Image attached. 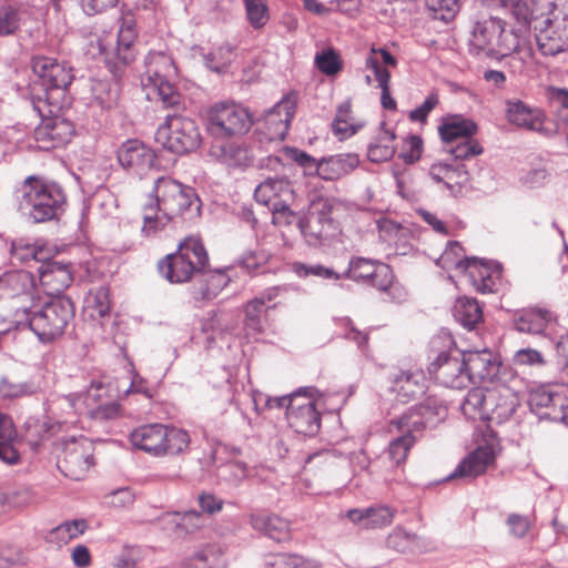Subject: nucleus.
Instances as JSON below:
<instances>
[{
  "instance_id": "f257e3e1",
  "label": "nucleus",
  "mask_w": 568,
  "mask_h": 568,
  "mask_svg": "<svg viewBox=\"0 0 568 568\" xmlns=\"http://www.w3.org/2000/svg\"><path fill=\"white\" fill-rule=\"evenodd\" d=\"M515 19L532 28L539 51L555 57L568 50V0H524L516 6Z\"/></svg>"
},
{
  "instance_id": "f03ea898",
  "label": "nucleus",
  "mask_w": 568,
  "mask_h": 568,
  "mask_svg": "<svg viewBox=\"0 0 568 568\" xmlns=\"http://www.w3.org/2000/svg\"><path fill=\"white\" fill-rule=\"evenodd\" d=\"M446 408L436 399L410 407L407 412L388 423V433L396 435L388 444L385 454L392 467L404 468L410 449L422 436L434 416H440Z\"/></svg>"
},
{
  "instance_id": "7ed1b4c3",
  "label": "nucleus",
  "mask_w": 568,
  "mask_h": 568,
  "mask_svg": "<svg viewBox=\"0 0 568 568\" xmlns=\"http://www.w3.org/2000/svg\"><path fill=\"white\" fill-rule=\"evenodd\" d=\"M73 302L65 296L43 298L38 307L17 310L12 315L16 328L29 327L42 343H52L65 333L74 318Z\"/></svg>"
},
{
  "instance_id": "20e7f679",
  "label": "nucleus",
  "mask_w": 568,
  "mask_h": 568,
  "mask_svg": "<svg viewBox=\"0 0 568 568\" xmlns=\"http://www.w3.org/2000/svg\"><path fill=\"white\" fill-rule=\"evenodd\" d=\"M18 210L34 223L57 219L67 203L60 184L38 175L27 176L16 190Z\"/></svg>"
},
{
  "instance_id": "39448f33",
  "label": "nucleus",
  "mask_w": 568,
  "mask_h": 568,
  "mask_svg": "<svg viewBox=\"0 0 568 568\" xmlns=\"http://www.w3.org/2000/svg\"><path fill=\"white\" fill-rule=\"evenodd\" d=\"M519 405L516 392L505 384L471 388L462 405L463 414L473 420L501 424L508 420Z\"/></svg>"
},
{
  "instance_id": "423d86ee",
  "label": "nucleus",
  "mask_w": 568,
  "mask_h": 568,
  "mask_svg": "<svg viewBox=\"0 0 568 568\" xmlns=\"http://www.w3.org/2000/svg\"><path fill=\"white\" fill-rule=\"evenodd\" d=\"M204 126L215 139H233L245 135L254 124L251 110L234 100H220L207 105L202 113Z\"/></svg>"
},
{
  "instance_id": "0eeeda50",
  "label": "nucleus",
  "mask_w": 568,
  "mask_h": 568,
  "mask_svg": "<svg viewBox=\"0 0 568 568\" xmlns=\"http://www.w3.org/2000/svg\"><path fill=\"white\" fill-rule=\"evenodd\" d=\"M471 44L488 57L500 59L516 52L525 63L532 58L531 48H521L519 38L505 29L504 22L495 17L477 21L473 30Z\"/></svg>"
},
{
  "instance_id": "6e6552de",
  "label": "nucleus",
  "mask_w": 568,
  "mask_h": 568,
  "mask_svg": "<svg viewBox=\"0 0 568 568\" xmlns=\"http://www.w3.org/2000/svg\"><path fill=\"white\" fill-rule=\"evenodd\" d=\"M131 444L154 457H174L185 454L191 437L184 429L154 423L139 426L130 434Z\"/></svg>"
},
{
  "instance_id": "1a4fd4ad",
  "label": "nucleus",
  "mask_w": 568,
  "mask_h": 568,
  "mask_svg": "<svg viewBox=\"0 0 568 568\" xmlns=\"http://www.w3.org/2000/svg\"><path fill=\"white\" fill-rule=\"evenodd\" d=\"M207 253L200 237L187 236L174 254L159 263L160 273L171 283H184L207 264Z\"/></svg>"
},
{
  "instance_id": "9d476101",
  "label": "nucleus",
  "mask_w": 568,
  "mask_h": 568,
  "mask_svg": "<svg viewBox=\"0 0 568 568\" xmlns=\"http://www.w3.org/2000/svg\"><path fill=\"white\" fill-rule=\"evenodd\" d=\"M155 141L175 154L195 151L202 143L196 122L183 115H169L155 132Z\"/></svg>"
},
{
  "instance_id": "9b49d317",
  "label": "nucleus",
  "mask_w": 568,
  "mask_h": 568,
  "mask_svg": "<svg viewBox=\"0 0 568 568\" xmlns=\"http://www.w3.org/2000/svg\"><path fill=\"white\" fill-rule=\"evenodd\" d=\"M153 191L161 212L171 220L195 215L200 211V200L194 190L176 180L159 178Z\"/></svg>"
},
{
  "instance_id": "f8f14e48",
  "label": "nucleus",
  "mask_w": 568,
  "mask_h": 568,
  "mask_svg": "<svg viewBox=\"0 0 568 568\" xmlns=\"http://www.w3.org/2000/svg\"><path fill=\"white\" fill-rule=\"evenodd\" d=\"M448 348L442 351L429 363V375L445 387L463 389L468 387L463 352L455 347V342L448 339Z\"/></svg>"
},
{
  "instance_id": "ddd939ff",
  "label": "nucleus",
  "mask_w": 568,
  "mask_h": 568,
  "mask_svg": "<svg viewBox=\"0 0 568 568\" xmlns=\"http://www.w3.org/2000/svg\"><path fill=\"white\" fill-rule=\"evenodd\" d=\"M529 406L540 419L566 422L568 409V386L546 385L530 392Z\"/></svg>"
},
{
  "instance_id": "4468645a",
  "label": "nucleus",
  "mask_w": 568,
  "mask_h": 568,
  "mask_svg": "<svg viewBox=\"0 0 568 568\" xmlns=\"http://www.w3.org/2000/svg\"><path fill=\"white\" fill-rule=\"evenodd\" d=\"M93 452V444L88 438L71 439L64 444L58 468L65 477L80 480L94 464Z\"/></svg>"
},
{
  "instance_id": "2eb2a0df",
  "label": "nucleus",
  "mask_w": 568,
  "mask_h": 568,
  "mask_svg": "<svg viewBox=\"0 0 568 568\" xmlns=\"http://www.w3.org/2000/svg\"><path fill=\"white\" fill-rule=\"evenodd\" d=\"M0 295L6 298L18 300L17 310L31 311L41 303V295L34 284L33 276L28 271H17L0 278Z\"/></svg>"
},
{
  "instance_id": "dca6fc26",
  "label": "nucleus",
  "mask_w": 568,
  "mask_h": 568,
  "mask_svg": "<svg viewBox=\"0 0 568 568\" xmlns=\"http://www.w3.org/2000/svg\"><path fill=\"white\" fill-rule=\"evenodd\" d=\"M320 399L310 396L293 395L286 418L291 428L305 436H314L321 428Z\"/></svg>"
},
{
  "instance_id": "f3484780",
  "label": "nucleus",
  "mask_w": 568,
  "mask_h": 568,
  "mask_svg": "<svg viewBox=\"0 0 568 568\" xmlns=\"http://www.w3.org/2000/svg\"><path fill=\"white\" fill-rule=\"evenodd\" d=\"M345 276L356 282H364L379 291H388L393 285V272L387 264L365 258L351 260Z\"/></svg>"
},
{
  "instance_id": "a211bd4d",
  "label": "nucleus",
  "mask_w": 568,
  "mask_h": 568,
  "mask_svg": "<svg viewBox=\"0 0 568 568\" xmlns=\"http://www.w3.org/2000/svg\"><path fill=\"white\" fill-rule=\"evenodd\" d=\"M116 159L128 173L142 178L153 168L156 154L142 141L130 139L120 145Z\"/></svg>"
},
{
  "instance_id": "6ab92c4d",
  "label": "nucleus",
  "mask_w": 568,
  "mask_h": 568,
  "mask_svg": "<svg viewBox=\"0 0 568 568\" xmlns=\"http://www.w3.org/2000/svg\"><path fill=\"white\" fill-rule=\"evenodd\" d=\"M75 133L74 124L62 116L44 118L34 129V140L41 150H52L68 144Z\"/></svg>"
},
{
  "instance_id": "aec40b11",
  "label": "nucleus",
  "mask_w": 568,
  "mask_h": 568,
  "mask_svg": "<svg viewBox=\"0 0 568 568\" xmlns=\"http://www.w3.org/2000/svg\"><path fill=\"white\" fill-rule=\"evenodd\" d=\"M31 68L47 91H64L72 83L74 78L72 68L51 57H33Z\"/></svg>"
},
{
  "instance_id": "412c9836",
  "label": "nucleus",
  "mask_w": 568,
  "mask_h": 568,
  "mask_svg": "<svg viewBox=\"0 0 568 568\" xmlns=\"http://www.w3.org/2000/svg\"><path fill=\"white\" fill-rule=\"evenodd\" d=\"M389 382V390L404 404L422 397L428 389L427 378L418 368L400 369L390 376Z\"/></svg>"
},
{
  "instance_id": "4be33fe9",
  "label": "nucleus",
  "mask_w": 568,
  "mask_h": 568,
  "mask_svg": "<svg viewBox=\"0 0 568 568\" xmlns=\"http://www.w3.org/2000/svg\"><path fill=\"white\" fill-rule=\"evenodd\" d=\"M468 385L493 381L499 373L500 361L488 348L463 352Z\"/></svg>"
},
{
  "instance_id": "5701e85b",
  "label": "nucleus",
  "mask_w": 568,
  "mask_h": 568,
  "mask_svg": "<svg viewBox=\"0 0 568 568\" xmlns=\"http://www.w3.org/2000/svg\"><path fill=\"white\" fill-rule=\"evenodd\" d=\"M280 293L278 287H270L244 305V328L247 334L261 335L265 331L267 310Z\"/></svg>"
},
{
  "instance_id": "b1692460",
  "label": "nucleus",
  "mask_w": 568,
  "mask_h": 568,
  "mask_svg": "<svg viewBox=\"0 0 568 568\" xmlns=\"http://www.w3.org/2000/svg\"><path fill=\"white\" fill-rule=\"evenodd\" d=\"M295 111V99L285 97L264 115L263 124L268 140L285 139Z\"/></svg>"
},
{
  "instance_id": "393cba45",
  "label": "nucleus",
  "mask_w": 568,
  "mask_h": 568,
  "mask_svg": "<svg viewBox=\"0 0 568 568\" xmlns=\"http://www.w3.org/2000/svg\"><path fill=\"white\" fill-rule=\"evenodd\" d=\"M39 280L45 293L43 298H50L61 296L60 294L72 283L73 275L69 265L52 261L40 267Z\"/></svg>"
},
{
  "instance_id": "a878e982",
  "label": "nucleus",
  "mask_w": 568,
  "mask_h": 568,
  "mask_svg": "<svg viewBox=\"0 0 568 568\" xmlns=\"http://www.w3.org/2000/svg\"><path fill=\"white\" fill-rule=\"evenodd\" d=\"M496 459L495 446L491 443L478 446L469 453L450 475L455 477H477L483 475L487 468L494 465Z\"/></svg>"
},
{
  "instance_id": "bb28decb",
  "label": "nucleus",
  "mask_w": 568,
  "mask_h": 568,
  "mask_svg": "<svg viewBox=\"0 0 568 568\" xmlns=\"http://www.w3.org/2000/svg\"><path fill=\"white\" fill-rule=\"evenodd\" d=\"M294 195L292 183L285 178H268L261 182L254 192L255 200L270 207L281 201L292 202Z\"/></svg>"
},
{
  "instance_id": "cd10ccee",
  "label": "nucleus",
  "mask_w": 568,
  "mask_h": 568,
  "mask_svg": "<svg viewBox=\"0 0 568 568\" xmlns=\"http://www.w3.org/2000/svg\"><path fill=\"white\" fill-rule=\"evenodd\" d=\"M463 273L468 277L475 291L481 294L494 293L497 290L498 272L474 257L466 263Z\"/></svg>"
},
{
  "instance_id": "c85d7f7f",
  "label": "nucleus",
  "mask_w": 568,
  "mask_h": 568,
  "mask_svg": "<svg viewBox=\"0 0 568 568\" xmlns=\"http://www.w3.org/2000/svg\"><path fill=\"white\" fill-rule=\"evenodd\" d=\"M251 525L277 542L288 541L292 537L290 523L277 515L254 514L251 516Z\"/></svg>"
},
{
  "instance_id": "c756f323",
  "label": "nucleus",
  "mask_w": 568,
  "mask_h": 568,
  "mask_svg": "<svg viewBox=\"0 0 568 568\" xmlns=\"http://www.w3.org/2000/svg\"><path fill=\"white\" fill-rule=\"evenodd\" d=\"M358 165L355 154H338L323 159L316 164V175L325 181H335L351 173Z\"/></svg>"
},
{
  "instance_id": "7c9ffc66",
  "label": "nucleus",
  "mask_w": 568,
  "mask_h": 568,
  "mask_svg": "<svg viewBox=\"0 0 568 568\" xmlns=\"http://www.w3.org/2000/svg\"><path fill=\"white\" fill-rule=\"evenodd\" d=\"M145 73L142 77V85L148 89L150 82L170 79L176 72L173 59L164 52H150L145 60Z\"/></svg>"
},
{
  "instance_id": "2f4dec72",
  "label": "nucleus",
  "mask_w": 568,
  "mask_h": 568,
  "mask_svg": "<svg viewBox=\"0 0 568 568\" xmlns=\"http://www.w3.org/2000/svg\"><path fill=\"white\" fill-rule=\"evenodd\" d=\"M346 516L352 523L358 524L365 529H377L388 526L394 519V513L385 506L349 509Z\"/></svg>"
},
{
  "instance_id": "473e14b6",
  "label": "nucleus",
  "mask_w": 568,
  "mask_h": 568,
  "mask_svg": "<svg viewBox=\"0 0 568 568\" xmlns=\"http://www.w3.org/2000/svg\"><path fill=\"white\" fill-rule=\"evenodd\" d=\"M211 153L220 162L232 168L247 166L253 160L245 143L236 141H229L221 145H213Z\"/></svg>"
},
{
  "instance_id": "72a5a7b5",
  "label": "nucleus",
  "mask_w": 568,
  "mask_h": 568,
  "mask_svg": "<svg viewBox=\"0 0 568 568\" xmlns=\"http://www.w3.org/2000/svg\"><path fill=\"white\" fill-rule=\"evenodd\" d=\"M477 124L469 119L454 115L444 120L438 128L439 135L446 145L473 138L477 133Z\"/></svg>"
},
{
  "instance_id": "f704fd0d",
  "label": "nucleus",
  "mask_w": 568,
  "mask_h": 568,
  "mask_svg": "<svg viewBox=\"0 0 568 568\" xmlns=\"http://www.w3.org/2000/svg\"><path fill=\"white\" fill-rule=\"evenodd\" d=\"M507 120L518 126L529 130H539L541 126V113L532 109L520 100H508L506 102Z\"/></svg>"
},
{
  "instance_id": "c9c22d12",
  "label": "nucleus",
  "mask_w": 568,
  "mask_h": 568,
  "mask_svg": "<svg viewBox=\"0 0 568 568\" xmlns=\"http://www.w3.org/2000/svg\"><path fill=\"white\" fill-rule=\"evenodd\" d=\"M136 39L135 23L131 19H124L118 33L115 49L116 58L122 64L129 65L135 60L138 54Z\"/></svg>"
},
{
  "instance_id": "e433bc0d",
  "label": "nucleus",
  "mask_w": 568,
  "mask_h": 568,
  "mask_svg": "<svg viewBox=\"0 0 568 568\" xmlns=\"http://www.w3.org/2000/svg\"><path fill=\"white\" fill-rule=\"evenodd\" d=\"M429 175L437 183H443L449 191L460 189L468 181V172L464 164L450 165L444 162L434 163Z\"/></svg>"
},
{
  "instance_id": "4c0bfd02",
  "label": "nucleus",
  "mask_w": 568,
  "mask_h": 568,
  "mask_svg": "<svg viewBox=\"0 0 568 568\" xmlns=\"http://www.w3.org/2000/svg\"><path fill=\"white\" fill-rule=\"evenodd\" d=\"M17 439V429L10 416L0 413V460L16 465L20 460V455L14 447Z\"/></svg>"
},
{
  "instance_id": "58836bf2",
  "label": "nucleus",
  "mask_w": 568,
  "mask_h": 568,
  "mask_svg": "<svg viewBox=\"0 0 568 568\" xmlns=\"http://www.w3.org/2000/svg\"><path fill=\"white\" fill-rule=\"evenodd\" d=\"M454 317L464 327L473 329L483 321V308L476 298L458 297L453 308Z\"/></svg>"
},
{
  "instance_id": "ea45409f",
  "label": "nucleus",
  "mask_w": 568,
  "mask_h": 568,
  "mask_svg": "<svg viewBox=\"0 0 568 568\" xmlns=\"http://www.w3.org/2000/svg\"><path fill=\"white\" fill-rule=\"evenodd\" d=\"M552 316L550 312L530 308L525 310L515 321L516 328L521 333L540 334L542 333Z\"/></svg>"
},
{
  "instance_id": "a19ab883",
  "label": "nucleus",
  "mask_w": 568,
  "mask_h": 568,
  "mask_svg": "<svg viewBox=\"0 0 568 568\" xmlns=\"http://www.w3.org/2000/svg\"><path fill=\"white\" fill-rule=\"evenodd\" d=\"M395 139L396 135L392 130L382 128L375 142L368 146V159L376 163L390 160L396 151Z\"/></svg>"
},
{
  "instance_id": "79ce46f5",
  "label": "nucleus",
  "mask_w": 568,
  "mask_h": 568,
  "mask_svg": "<svg viewBox=\"0 0 568 568\" xmlns=\"http://www.w3.org/2000/svg\"><path fill=\"white\" fill-rule=\"evenodd\" d=\"M146 90L150 100L159 99L165 108H180L183 103L182 95L170 82V79L150 82Z\"/></svg>"
},
{
  "instance_id": "37998d69",
  "label": "nucleus",
  "mask_w": 568,
  "mask_h": 568,
  "mask_svg": "<svg viewBox=\"0 0 568 568\" xmlns=\"http://www.w3.org/2000/svg\"><path fill=\"white\" fill-rule=\"evenodd\" d=\"M88 528L89 523L85 519L68 520L51 529L48 539L59 546L67 545L83 535Z\"/></svg>"
},
{
  "instance_id": "c03bdc74",
  "label": "nucleus",
  "mask_w": 568,
  "mask_h": 568,
  "mask_svg": "<svg viewBox=\"0 0 568 568\" xmlns=\"http://www.w3.org/2000/svg\"><path fill=\"white\" fill-rule=\"evenodd\" d=\"M143 226L142 232L149 236L163 229L171 219L161 212L159 201L151 200L142 209Z\"/></svg>"
},
{
  "instance_id": "a18cd8bd",
  "label": "nucleus",
  "mask_w": 568,
  "mask_h": 568,
  "mask_svg": "<svg viewBox=\"0 0 568 568\" xmlns=\"http://www.w3.org/2000/svg\"><path fill=\"white\" fill-rule=\"evenodd\" d=\"M362 124L356 123L352 115V105L349 102H344L337 108L336 116L333 122L335 134L341 135L342 139L354 135Z\"/></svg>"
},
{
  "instance_id": "49530a36",
  "label": "nucleus",
  "mask_w": 568,
  "mask_h": 568,
  "mask_svg": "<svg viewBox=\"0 0 568 568\" xmlns=\"http://www.w3.org/2000/svg\"><path fill=\"white\" fill-rule=\"evenodd\" d=\"M365 65L367 69L374 72L375 79L378 82L379 88L382 89V105L387 110H395L396 101L390 97L389 92V71L386 68L382 67L379 62L373 58L365 61Z\"/></svg>"
},
{
  "instance_id": "de8ad7c7",
  "label": "nucleus",
  "mask_w": 568,
  "mask_h": 568,
  "mask_svg": "<svg viewBox=\"0 0 568 568\" xmlns=\"http://www.w3.org/2000/svg\"><path fill=\"white\" fill-rule=\"evenodd\" d=\"M84 310L90 317H104L111 310V301L109 290L99 287L89 293L84 301Z\"/></svg>"
},
{
  "instance_id": "09e8293b",
  "label": "nucleus",
  "mask_w": 568,
  "mask_h": 568,
  "mask_svg": "<svg viewBox=\"0 0 568 568\" xmlns=\"http://www.w3.org/2000/svg\"><path fill=\"white\" fill-rule=\"evenodd\" d=\"M470 258L464 256V248L458 242H449L437 260V265L446 271L463 272Z\"/></svg>"
},
{
  "instance_id": "8fccbe9b",
  "label": "nucleus",
  "mask_w": 568,
  "mask_h": 568,
  "mask_svg": "<svg viewBox=\"0 0 568 568\" xmlns=\"http://www.w3.org/2000/svg\"><path fill=\"white\" fill-rule=\"evenodd\" d=\"M94 100L102 106L110 109L115 105L119 98L116 83L109 80H93L91 87Z\"/></svg>"
},
{
  "instance_id": "3c124183",
  "label": "nucleus",
  "mask_w": 568,
  "mask_h": 568,
  "mask_svg": "<svg viewBox=\"0 0 568 568\" xmlns=\"http://www.w3.org/2000/svg\"><path fill=\"white\" fill-rule=\"evenodd\" d=\"M387 546L398 552H409L419 548L422 545L420 538L416 534H410L397 528L389 534Z\"/></svg>"
},
{
  "instance_id": "603ef678",
  "label": "nucleus",
  "mask_w": 568,
  "mask_h": 568,
  "mask_svg": "<svg viewBox=\"0 0 568 568\" xmlns=\"http://www.w3.org/2000/svg\"><path fill=\"white\" fill-rule=\"evenodd\" d=\"M166 519L174 521L173 532L176 535L191 532L202 525V516L195 510L173 513Z\"/></svg>"
},
{
  "instance_id": "864d4df0",
  "label": "nucleus",
  "mask_w": 568,
  "mask_h": 568,
  "mask_svg": "<svg viewBox=\"0 0 568 568\" xmlns=\"http://www.w3.org/2000/svg\"><path fill=\"white\" fill-rule=\"evenodd\" d=\"M300 227L306 237L314 241H325L337 231L329 221L318 222L315 217H308L306 223L301 222Z\"/></svg>"
},
{
  "instance_id": "5fc2aeb1",
  "label": "nucleus",
  "mask_w": 568,
  "mask_h": 568,
  "mask_svg": "<svg viewBox=\"0 0 568 568\" xmlns=\"http://www.w3.org/2000/svg\"><path fill=\"white\" fill-rule=\"evenodd\" d=\"M444 149L456 160H466L479 155L483 152V148L479 142L474 138L457 141L450 145L444 144Z\"/></svg>"
},
{
  "instance_id": "6e6d98bb",
  "label": "nucleus",
  "mask_w": 568,
  "mask_h": 568,
  "mask_svg": "<svg viewBox=\"0 0 568 568\" xmlns=\"http://www.w3.org/2000/svg\"><path fill=\"white\" fill-rule=\"evenodd\" d=\"M21 22V10L11 4L0 7V36L14 33Z\"/></svg>"
},
{
  "instance_id": "4d7b16f0",
  "label": "nucleus",
  "mask_w": 568,
  "mask_h": 568,
  "mask_svg": "<svg viewBox=\"0 0 568 568\" xmlns=\"http://www.w3.org/2000/svg\"><path fill=\"white\" fill-rule=\"evenodd\" d=\"M251 26L255 29L264 27L268 19V9L264 0H243Z\"/></svg>"
},
{
  "instance_id": "13d9d810",
  "label": "nucleus",
  "mask_w": 568,
  "mask_h": 568,
  "mask_svg": "<svg viewBox=\"0 0 568 568\" xmlns=\"http://www.w3.org/2000/svg\"><path fill=\"white\" fill-rule=\"evenodd\" d=\"M334 206V200L318 196L317 199L312 201V212L310 217H315V220H317L318 222H326L325 220H327V222H331L333 227L338 230V224L332 216Z\"/></svg>"
},
{
  "instance_id": "bf43d9fd",
  "label": "nucleus",
  "mask_w": 568,
  "mask_h": 568,
  "mask_svg": "<svg viewBox=\"0 0 568 568\" xmlns=\"http://www.w3.org/2000/svg\"><path fill=\"white\" fill-rule=\"evenodd\" d=\"M61 409L67 408V413H73L75 415H88L89 406L84 393H73L62 396L58 400Z\"/></svg>"
},
{
  "instance_id": "052dcab7",
  "label": "nucleus",
  "mask_w": 568,
  "mask_h": 568,
  "mask_svg": "<svg viewBox=\"0 0 568 568\" xmlns=\"http://www.w3.org/2000/svg\"><path fill=\"white\" fill-rule=\"evenodd\" d=\"M315 64L317 69L326 75H334L342 70L339 55L332 49L317 54Z\"/></svg>"
},
{
  "instance_id": "680f3d73",
  "label": "nucleus",
  "mask_w": 568,
  "mask_h": 568,
  "mask_svg": "<svg viewBox=\"0 0 568 568\" xmlns=\"http://www.w3.org/2000/svg\"><path fill=\"white\" fill-rule=\"evenodd\" d=\"M334 465V456L329 452H318L310 456L304 465V473L312 474L317 469L329 470Z\"/></svg>"
},
{
  "instance_id": "e2e57ef3",
  "label": "nucleus",
  "mask_w": 568,
  "mask_h": 568,
  "mask_svg": "<svg viewBox=\"0 0 568 568\" xmlns=\"http://www.w3.org/2000/svg\"><path fill=\"white\" fill-rule=\"evenodd\" d=\"M272 207V223L276 226H290L296 220V213L290 207V202L281 201Z\"/></svg>"
},
{
  "instance_id": "0e129e2a",
  "label": "nucleus",
  "mask_w": 568,
  "mask_h": 568,
  "mask_svg": "<svg viewBox=\"0 0 568 568\" xmlns=\"http://www.w3.org/2000/svg\"><path fill=\"white\" fill-rule=\"evenodd\" d=\"M232 54L230 47L221 45L207 54L206 61L211 69L214 71H221L230 64Z\"/></svg>"
},
{
  "instance_id": "69168bd1",
  "label": "nucleus",
  "mask_w": 568,
  "mask_h": 568,
  "mask_svg": "<svg viewBox=\"0 0 568 568\" xmlns=\"http://www.w3.org/2000/svg\"><path fill=\"white\" fill-rule=\"evenodd\" d=\"M506 525L513 537L523 538L528 534L531 527V521L527 516L510 514L506 519Z\"/></svg>"
},
{
  "instance_id": "338daca9",
  "label": "nucleus",
  "mask_w": 568,
  "mask_h": 568,
  "mask_svg": "<svg viewBox=\"0 0 568 568\" xmlns=\"http://www.w3.org/2000/svg\"><path fill=\"white\" fill-rule=\"evenodd\" d=\"M271 257V254L265 250H255L244 253L241 260V265L247 271H257L264 266Z\"/></svg>"
},
{
  "instance_id": "774afa93",
  "label": "nucleus",
  "mask_w": 568,
  "mask_h": 568,
  "mask_svg": "<svg viewBox=\"0 0 568 568\" xmlns=\"http://www.w3.org/2000/svg\"><path fill=\"white\" fill-rule=\"evenodd\" d=\"M268 568H297L302 565V558L295 555L277 554L270 556Z\"/></svg>"
}]
</instances>
